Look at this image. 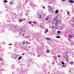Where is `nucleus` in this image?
I'll list each match as a JSON object with an SVG mask.
<instances>
[{
  "mask_svg": "<svg viewBox=\"0 0 74 74\" xmlns=\"http://www.w3.org/2000/svg\"><path fill=\"white\" fill-rule=\"evenodd\" d=\"M33 23L35 24V25H36V24H37V23H36V22L35 21H33Z\"/></svg>",
  "mask_w": 74,
  "mask_h": 74,
  "instance_id": "6e6552de",
  "label": "nucleus"
},
{
  "mask_svg": "<svg viewBox=\"0 0 74 74\" xmlns=\"http://www.w3.org/2000/svg\"><path fill=\"white\" fill-rule=\"evenodd\" d=\"M55 20H56V19H55V18H54L53 21H55Z\"/></svg>",
  "mask_w": 74,
  "mask_h": 74,
  "instance_id": "bb28decb",
  "label": "nucleus"
},
{
  "mask_svg": "<svg viewBox=\"0 0 74 74\" xmlns=\"http://www.w3.org/2000/svg\"><path fill=\"white\" fill-rule=\"evenodd\" d=\"M9 45H12V44H9Z\"/></svg>",
  "mask_w": 74,
  "mask_h": 74,
  "instance_id": "cd10ccee",
  "label": "nucleus"
},
{
  "mask_svg": "<svg viewBox=\"0 0 74 74\" xmlns=\"http://www.w3.org/2000/svg\"><path fill=\"white\" fill-rule=\"evenodd\" d=\"M39 18H41V15H39Z\"/></svg>",
  "mask_w": 74,
  "mask_h": 74,
  "instance_id": "4be33fe9",
  "label": "nucleus"
},
{
  "mask_svg": "<svg viewBox=\"0 0 74 74\" xmlns=\"http://www.w3.org/2000/svg\"><path fill=\"white\" fill-rule=\"evenodd\" d=\"M67 14L68 15H69V14H70V12L69 11H67Z\"/></svg>",
  "mask_w": 74,
  "mask_h": 74,
  "instance_id": "1a4fd4ad",
  "label": "nucleus"
},
{
  "mask_svg": "<svg viewBox=\"0 0 74 74\" xmlns=\"http://www.w3.org/2000/svg\"><path fill=\"white\" fill-rule=\"evenodd\" d=\"M56 14H58V10H56Z\"/></svg>",
  "mask_w": 74,
  "mask_h": 74,
  "instance_id": "9d476101",
  "label": "nucleus"
},
{
  "mask_svg": "<svg viewBox=\"0 0 74 74\" xmlns=\"http://www.w3.org/2000/svg\"><path fill=\"white\" fill-rule=\"evenodd\" d=\"M23 44H26V42H23Z\"/></svg>",
  "mask_w": 74,
  "mask_h": 74,
  "instance_id": "4468645a",
  "label": "nucleus"
},
{
  "mask_svg": "<svg viewBox=\"0 0 74 74\" xmlns=\"http://www.w3.org/2000/svg\"><path fill=\"white\" fill-rule=\"evenodd\" d=\"M52 28H55V27L53 26H52Z\"/></svg>",
  "mask_w": 74,
  "mask_h": 74,
  "instance_id": "393cba45",
  "label": "nucleus"
},
{
  "mask_svg": "<svg viewBox=\"0 0 74 74\" xmlns=\"http://www.w3.org/2000/svg\"><path fill=\"white\" fill-rule=\"evenodd\" d=\"M60 36H57V38H60Z\"/></svg>",
  "mask_w": 74,
  "mask_h": 74,
  "instance_id": "6ab92c4d",
  "label": "nucleus"
},
{
  "mask_svg": "<svg viewBox=\"0 0 74 74\" xmlns=\"http://www.w3.org/2000/svg\"><path fill=\"white\" fill-rule=\"evenodd\" d=\"M62 1H66V0H62Z\"/></svg>",
  "mask_w": 74,
  "mask_h": 74,
  "instance_id": "b1692460",
  "label": "nucleus"
},
{
  "mask_svg": "<svg viewBox=\"0 0 74 74\" xmlns=\"http://www.w3.org/2000/svg\"><path fill=\"white\" fill-rule=\"evenodd\" d=\"M61 63H62V64H64V63L63 62H61Z\"/></svg>",
  "mask_w": 74,
  "mask_h": 74,
  "instance_id": "a211bd4d",
  "label": "nucleus"
},
{
  "mask_svg": "<svg viewBox=\"0 0 74 74\" xmlns=\"http://www.w3.org/2000/svg\"><path fill=\"white\" fill-rule=\"evenodd\" d=\"M46 39L47 40H51V39L49 38H46Z\"/></svg>",
  "mask_w": 74,
  "mask_h": 74,
  "instance_id": "423d86ee",
  "label": "nucleus"
},
{
  "mask_svg": "<svg viewBox=\"0 0 74 74\" xmlns=\"http://www.w3.org/2000/svg\"><path fill=\"white\" fill-rule=\"evenodd\" d=\"M58 56L59 58H60V55H58Z\"/></svg>",
  "mask_w": 74,
  "mask_h": 74,
  "instance_id": "a878e982",
  "label": "nucleus"
},
{
  "mask_svg": "<svg viewBox=\"0 0 74 74\" xmlns=\"http://www.w3.org/2000/svg\"><path fill=\"white\" fill-rule=\"evenodd\" d=\"M68 40H69L70 41V39H68Z\"/></svg>",
  "mask_w": 74,
  "mask_h": 74,
  "instance_id": "c85d7f7f",
  "label": "nucleus"
},
{
  "mask_svg": "<svg viewBox=\"0 0 74 74\" xmlns=\"http://www.w3.org/2000/svg\"><path fill=\"white\" fill-rule=\"evenodd\" d=\"M72 37H73V36H72L71 35L69 36V38H71Z\"/></svg>",
  "mask_w": 74,
  "mask_h": 74,
  "instance_id": "20e7f679",
  "label": "nucleus"
},
{
  "mask_svg": "<svg viewBox=\"0 0 74 74\" xmlns=\"http://www.w3.org/2000/svg\"><path fill=\"white\" fill-rule=\"evenodd\" d=\"M25 55L24 54H23V55Z\"/></svg>",
  "mask_w": 74,
  "mask_h": 74,
  "instance_id": "7c9ffc66",
  "label": "nucleus"
},
{
  "mask_svg": "<svg viewBox=\"0 0 74 74\" xmlns=\"http://www.w3.org/2000/svg\"><path fill=\"white\" fill-rule=\"evenodd\" d=\"M48 29H46L45 32V33H47V32H48Z\"/></svg>",
  "mask_w": 74,
  "mask_h": 74,
  "instance_id": "39448f33",
  "label": "nucleus"
},
{
  "mask_svg": "<svg viewBox=\"0 0 74 74\" xmlns=\"http://www.w3.org/2000/svg\"><path fill=\"white\" fill-rule=\"evenodd\" d=\"M4 3H7V1L6 0H5L4 1Z\"/></svg>",
  "mask_w": 74,
  "mask_h": 74,
  "instance_id": "2eb2a0df",
  "label": "nucleus"
},
{
  "mask_svg": "<svg viewBox=\"0 0 74 74\" xmlns=\"http://www.w3.org/2000/svg\"><path fill=\"white\" fill-rule=\"evenodd\" d=\"M58 33H60V32L59 31H58Z\"/></svg>",
  "mask_w": 74,
  "mask_h": 74,
  "instance_id": "412c9836",
  "label": "nucleus"
},
{
  "mask_svg": "<svg viewBox=\"0 0 74 74\" xmlns=\"http://www.w3.org/2000/svg\"><path fill=\"white\" fill-rule=\"evenodd\" d=\"M30 44V42H26V44Z\"/></svg>",
  "mask_w": 74,
  "mask_h": 74,
  "instance_id": "0eeeda50",
  "label": "nucleus"
},
{
  "mask_svg": "<svg viewBox=\"0 0 74 74\" xmlns=\"http://www.w3.org/2000/svg\"><path fill=\"white\" fill-rule=\"evenodd\" d=\"M48 17H47V18H46L45 19V20H46V21H47V20H48Z\"/></svg>",
  "mask_w": 74,
  "mask_h": 74,
  "instance_id": "9b49d317",
  "label": "nucleus"
},
{
  "mask_svg": "<svg viewBox=\"0 0 74 74\" xmlns=\"http://www.w3.org/2000/svg\"><path fill=\"white\" fill-rule=\"evenodd\" d=\"M29 23L30 24H31V23H32V22H29Z\"/></svg>",
  "mask_w": 74,
  "mask_h": 74,
  "instance_id": "5701e85b",
  "label": "nucleus"
},
{
  "mask_svg": "<svg viewBox=\"0 0 74 74\" xmlns=\"http://www.w3.org/2000/svg\"><path fill=\"white\" fill-rule=\"evenodd\" d=\"M71 64H73V62H70Z\"/></svg>",
  "mask_w": 74,
  "mask_h": 74,
  "instance_id": "ddd939ff",
  "label": "nucleus"
},
{
  "mask_svg": "<svg viewBox=\"0 0 74 74\" xmlns=\"http://www.w3.org/2000/svg\"><path fill=\"white\" fill-rule=\"evenodd\" d=\"M22 21H23V20H22L20 19V21H19L20 22H22Z\"/></svg>",
  "mask_w": 74,
  "mask_h": 74,
  "instance_id": "f8f14e48",
  "label": "nucleus"
},
{
  "mask_svg": "<svg viewBox=\"0 0 74 74\" xmlns=\"http://www.w3.org/2000/svg\"><path fill=\"white\" fill-rule=\"evenodd\" d=\"M43 8H44V9L45 8V7H44Z\"/></svg>",
  "mask_w": 74,
  "mask_h": 74,
  "instance_id": "c756f323",
  "label": "nucleus"
},
{
  "mask_svg": "<svg viewBox=\"0 0 74 74\" xmlns=\"http://www.w3.org/2000/svg\"><path fill=\"white\" fill-rule=\"evenodd\" d=\"M3 60V59L1 58H0V60L1 61V60Z\"/></svg>",
  "mask_w": 74,
  "mask_h": 74,
  "instance_id": "aec40b11",
  "label": "nucleus"
},
{
  "mask_svg": "<svg viewBox=\"0 0 74 74\" xmlns=\"http://www.w3.org/2000/svg\"><path fill=\"white\" fill-rule=\"evenodd\" d=\"M21 59V57H20L18 58V60H20V59Z\"/></svg>",
  "mask_w": 74,
  "mask_h": 74,
  "instance_id": "f3484780",
  "label": "nucleus"
},
{
  "mask_svg": "<svg viewBox=\"0 0 74 74\" xmlns=\"http://www.w3.org/2000/svg\"><path fill=\"white\" fill-rule=\"evenodd\" d=\"M66 65H65V67H66Z\"/></svg>",
  "mask_w": 74,
  "mask_h": 74,
  "instance_id": "2f4dec72",
  "label": "nucleus"
},
{
  "mask_svg": "<svg viewBox=\"0 0 74 74\" xmlns=\"http://www.w3.org/2000/svg\"><path fill=\"white\" fill-rule=\"evenodd\" d=\"M13 2H10V4H13Z\"/></svg>",
  "mask_w": 74,
  "mask_h": 74,
  "instance_id": "dca6fc26",
  "label": "nucleus"
},
{
  "mask_svg": "<svg viewBox=\"0 0 74 74\" xmlns=\"http://www.w3.org/2000/svg\"><path fill=\"white\" fill-rule=\"evenodd\" d=\"M61 23V21H57L56 23V24H58V23Z\"/></svg>",
  "mask_w": 74,
  "mask_h": 74,
  "instance_id": "f257e3e1",
  "label": "nucleus"
},
{
  "mask_svg": "<svg viewBox=\"0 0 74 74\" xmlns=\"http://www.w3.org/2000/svg\"><path fill=\"white\" fill-rule=\"evenodd\" d=\"M46 53H49V50L47 49L46 51Z\"/></svg>",
  "mask_w": 74,
  "mask_h": 74,
  "instance_id": "7ed1b4c3",
  "label": "nucleus"
},
{
  "mask_svg": "<svg viewBox=\"0 0 74 74\" xmlns=\"http://www.w3.org/2000/svg\"><path fill=\"white\" fill-rule=\"evenodd\" d=\"M69 3H74V1H73V0H69Z\"/></svg>",
  "mask_w": 74,
  "mask_h": 74,
  "instance_id": "f03ea898",
  "label": "nucleus"
}]
</instances>
